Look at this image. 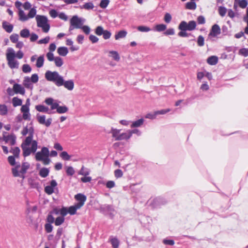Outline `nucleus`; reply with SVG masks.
Wrapping results in <instances>:
<instances>
[{"instance_id":"bb28decb","label":"nucleus","mask_w":248,"mask_h":248,"mask_svg":"<svg viewBox=\"0 0 248 248\" xmlns=\"http://www.w3.org/2000/svg\"><path fill=\"white\" fill-rule=\"evenodd\" d=\"M186 8L189 10H195L196 9V3L194 1L187 2L186 3Z\"/></svg>"},{"instance_id":"37998d69","label":"nucleus","mask_w":248,"mask_h":248,"mask_svg":"<svg viewBox=\"0 0 248 248\" xmlns=\"http://www.w3.org/2000/svg\"><path fill=\"white\" fill-rule=\"evenodd\" d=\"M238 54L240 55L243 56L245 57L248 56V48H242L239 49Z\"/></svg>"},{"instance_id":"c756f323","label":"nucleus","mask_w":248,"mask_h":248,"mask_svg":"<svg viewBox=\"0 0 248 248\" xmlns=\"http://www.w3.org/2000/svg\"><path fill=\"white\" fill-rule=\"evenodd\" d=\"M35 109L39 112H47L48 108L42 105H39L35 106Z\"/></svg>"},{"instance_id":"2f4dec72","label":"nucleus","mask_w":248,"mask_h":248,"mask_svg":"<svg viewBox=\"0 0 248 248\" xmlns=\"http://www.w3.org/2000/svg\"><path fill=\"white\" fill-rule=\"evenodd\" d=\"M10 152L13 154L14 156L16 157V158L19 157L20 150L18 147H16L12 148Z\"/></svg>"},{"instance_id":"7ed1b4c3","label":"nucleus","mask_w":248,"mask_h":248,"mask_svg":"<svg viewBox=\"0 0 248 248\" xmlns=\"http://www.w3.org/2000/svg\"><path fill=\"white\" fill-rule=\"evenodd\" d=\"M197 26L196 22L194 20H190L188 23L185 21H182L178 25V29L180 31L178 35L180 37H192L193 38L190 41L195 40V36L191 33H187L186 31H192L194 30Z\"/></svg>"},{"instance_id":"774afa93","label":"nucleus","mask_w":248,"mask_h":248,"mask_svg":"<svg viewBox=\"0 0 248 248\" xmlns=\"http://www.w3.org/2000/svg\"><path fill=\"white\" fill-rule=\"evenodd\" d=\"M31 82L35 83L38 82L39 78L37 74H32L30 78Z\"/></svg>"},{"instance_id":"e433bc0d","label":"nucleus","mask_w":248,"mask_h":248,"mask_svg":"<svg viewBox=\"0 0 248 248\" xmlns=\"http://www.w3.org/2000/svg\"><path fill=\"white\" fill-rule=\"evenodd\" d=\"M60 157L64 160H69L71 158V156L68 155L67 152L63 151L62 152L60 155Z\"/></svg>"},{"instance_id":"5701e85b","label":"nucleus","mask_w":248,"mask_h":248,"mask_svg":"<svg viewBox=\"0 0 248 248\" xmlns=\"http://www.w3.org/2000/svg\"><path fill=\"white\" fill-rule=\"evenodd\" d=\"M19 19L22 21H25L29 19L28 15H26L24 11L20 9L18 12Z\"/></svg>"},{"instance_id":"473e14b6","label":"nucleus","mask_w":248,"mask_h":248,"mask_svg":"<svg viewBox=\"0 0 248 248\" xmlns=\"http://www.w3.org/2000/svg\"><path fill=\"white\" fill-rule=\"evenodd\" d=\"M30 167V164L28 162H23L21 165V169L20 170V173H26L27 170Z\"/></svg>"},{"instance_id":"c85d7f7f","label":"nucleus","mask_w":248,"mask_h":248,"mask_svg":"<svg viewBox=\"0 0 248 248\" xmlns=\"http://www.w3.org/2000/svg\"><path fill=\"white\" fill-rule=\"evenodd\" d=\"M12 104L14 107H16L22 105V100L17 97H14L12 99Z\"/></svg>"},{"instance_id":"dca6fc26","label":"nucleus","mask_w":248,"mask_h":248,"mask_svg":"<svg viewBox=\"0 0 248 248\" xmlns=\"http://www.w3.org/2000/svg\"><path fill=\"white\" fill-rule=\"evenodd\" d=\"M75 198L76 201L78 202L83 204H84L86 200V197L84 195L81 193H78L75 196Z\"/></svg>"},{"instance_id":"4be33fe9","label":"nucleus","mask_w":248,"mask_h":248,"mask_svg":"<svg viewBox=\"0 0 248 248\" xmlns=\"http://www.w3.org/2000/svg\"><path fill=\"white\" fill-rule=\"evenodd\" d=\"M127 31L125 30H121L119 31L115 35L116 40H119L125 37L127 34Z\"/></svg>"},{"instance_id":"a878e982","label":"nucleus","mask_w":248,"mask_h":248,"mask_svg":"<svg viewBox=\"0 0 248 248\" xmlns=\"http://www.w3.org/2000/svg\"><path fill=\"white\" fill-rule=\"evenodd\" d=\"M49 170L47 168H43L39 171V175L42 178H46L48 175Z\"/></svg>"},{"instance_id":"13d9d810","label":"nucleus","mask_w":248,"mask_h":248,"mask_svg":"<svg viewBox=\"0 0 248 248\" xmlns=\"http://www.w3.org/2000/svg\"><path fill=\"white\" fill-rule=\"evenodd\" d=\"M175 33V31L174 29L173 28H170L168 29L165 31L163 34L165 35L168 36V35H173Z\"/></svg>"},{"instance_id":"58836bf2","label":"nucleus","mask_w":248,"mask_h":248,"mask_svg":"<svg viewBox=\"0 0 248 248\" xmlns=\"http://www.w3.org/2000/svg\"><path fill=\"white\" fill-rule=\"evenodd\" d=\"M68 110V108L65 106H59L57 108V112L59 114H62L66 112Z\"/></svg>"},{"instance_id":"4d7b16f0","label":"nucleus","mask_w":248,"mask_h":248,"mask_svg":"<svg viewBox=\"0 0 248 248\" xmlns=\"http://www.w3.org/2000/svg\"><path fill=\"white\" fill-rule=\"evenodd\" d=\"M157 116V114H156V112L155 111L153 113H149L147 114L145 116V118L151 120H153L156 118Z\"/></svg>"},{"instance_id":"cd10ccee","label":"nucleus","mask_w":248,"mask_h":248,"mask_svg":"<svg viewBox=\"0 0 248 248\" xmlns=\"http://www.w3.org/2000/svg\"><path fill=\"white\" fill-rule=\"evenodd\" d=\"M109 57H112L114 60L117 62L119 61L120 59L119 53L116 51H109Z\"/></svg>"},{"instance_id":"b1692460","label":"nucleus","mask_w":248,"mask_h":248,"mask_svg":"<svg viewBox=\"0 0 248 248\" xmlns=\"http://www.w3.org/2000/svg\"><path fill=\"white\" fill-rule=\"evenodd\" d=\"M8 109L7 106L5 104L0 105V115L5 116L8 114Z\"/></svg>"},{"instance_id":"f03ea898","label":"nucleus","mask_w":248,"mask_h":248,"mask_svg":"<svg viewBox=\"0 0 248 248\" xmlns=\"http://www.w3.org/2000/svg\"><path fill=\"white\" fill-rule=\"evenodd\" d=\"M29 135L21 144V147L23 151V155L24 157L29 156L31 153H36L38 147V143L36 140H33L34 129L32 127L28 128Z\"/></svg>"},{"instance_id":"69168bd1","label":"nucleus","mask_w":248,"mask_h":248,"mask_svg":"<svg viewBox=\"0 0 248 248\" xmlns=\"http://www.w3.org/2000/svg\"><path fill=\"white\" fill-rule=\"evenodd\" d=\"M49 40L50 37L49 36H46L43 39L39 40L38 43L39 44H46L49 42Z\"/></svg>"},{"instance_id":"a211bd4d","label":"nucleus","mask_w":248,"mask_h":248,"mask_svg":"<svg viewBox=\"0 0 248 248\" xmlns=\"http://www.w3.org/2000/svg\"><path fill=\"white\" fill-rule=\"evenodd\" d=\"M167 29V25L164 24H156L154 27L153 30L155 31L161 32L164 31Z\"/></svg>"},{"instance_id":"412c9836","label":"nucleus","mask_w":248,"mask_h":248,"mask_svg":"<svg viewBox=\"0 0 248 248\" xmlns=\"http://www.w3.org/2000/svg\"><path fill=\"white\" fill-rule=\"evenodd\" d=\"M2 28L8 33L11 32L13 30V26L12 24L8 23L6 21H3L2 22Z\"/></svg>"},{"instance_id":"8fccbe9b","label":"nucleus","mask_w":248,"mask_h":248,"mask_svg":"<svg viewBox=\"0 0 248 248\" xmlns=\"http://www.w3.org/2000/svg\"><path fill=\"white\" fill-rule=\"evenodd\" d=\"M227 12V9L224 6H220L218 8V13L219 15L223 17L225 16Z\"/></svg>"},{"instance_id":"4c0bfd02","label":"nucleus","mask_w":248,"mask_h":248,"mask_svg":"<svg viewBox=\"0 0 248 248\" xmlns=\"http://www.w3.org/2000/svg\"><path fill=\"white\" fill-rule=\"evenodd\" d=\"M22 70L24 73H29L31 71V68L28 64H24L22 66Z\"/></svg>"},{"instance_id":"20e7f679","label":"nucleus","mask_w":248,"mask_h":248,"mask_svg":"<svg viewBox=\"0 0 248 248\" xmlns=\"http://www.w3.org/2000/svg\"><path fill=\"white\" fill-rule=\"evenodd\" d=\"M49 151L46 147H43L40 151L35 153V158L37 161H42L44 165H47L50 162Z\"/></svg>"},{"instance_id":"6e6d98bb","label":"nucleus","mask_w":248,"mask_h":248,"mask_svg":"<svg viewBox=\"0 0 248 248\" xmlns=\"http://www.w3.org/2000/svg\"><path fill=\"white\" fill-rule=\"evenodd\" d=\"M46 57L49 62L54 61L55 57L54 56V54L52 52H48L46 54Z\"/></svg>"},{"instance_id":"39448f33","label":"nucleus","mask_w":248,"mask_h":248,"mask_svg":"<svg viewBox=\"0 0 248 248\" xmlns=\"http://www.w3.org/2000/svg\"><path fill=\"white\" fill-rule=\"evenodd\" d=\"M6 56L8 66L11 69L18 68L19 62L15 59L16 57V53L13 48H8Z\"/></svg>"},{"instance_id":"49530a36","label":"nucleus","mask_w":248,"mask_h":248,"mask_svg":"<svg viewBox=\"0 0 248 248\" xmlns=\"http://www.w3.org/2000/svg\"><path fill=\"white\" fill-rule=\"evenodd\" d=\"M81 8L85 9L86 10L93 9L94 7L93 4L92 2H87L85 3L82 6H80Z\"/></svg>"},{"instance_id":"9d476101","label":"nucleus","mask_w":248,"mask_h":248,"mask_svg":"<svg viewBox=\"0 0 248 248\" xmlns=\"http://www.w3.org/2000/svg\"><path fill=\"white\" fill-rule=\"evenodd\" d=\"M221 30L219 26L217 24H214L212 26L210 31L208 34V37H217L218 35L220 34Z\"/></svg>"},{"instance_id":"de8ad7c7","label":"nucleus","mask_w":248,"mask_h":248,"mask_svg":"<svg viewBox=\"0 0 248 248\" xmlns=\"http://www.w3.org/2000/svg\"><path fill=\"white\" fill-rule=\"evenodd\" d=\"M66 172L67 175L72 176L74 174L75 171L72 167L68 166L66 167Z\"/></svg>"},{"instance_id":"09e8293b","label":"nucleus","mask_w":248,"mask_h":248,"mask_svg":"<svg viewBox=\"0 0 248 248\" xmlns=\"http://www.w3.org/2000/svg\"><path fill=\"white\" fill-rule=\"evenodd\" d=\"M222 32L223 35L231 36V31H229L228 27L226 26H223L222 27Z\"/></svg>"},{"instance_id":"680f3d73","label":"nucleus","mask_w":248,"mask_h":248,"mask_svg":"<svg viewBox=\"0 0 248 248\" xmlns=\"http://www.w3.org/2000/svg\"><path fill=\"white\" fill-rule=\"evenodd\" d=\"M15 158H16V157L14 156H12V155L8 156V161L9 163L11 166H13L15 165V164H16Z\"/></svg>"},{"instance_id":"7c9ffc66","label":"nucleus","mask_w":248,"mask_h":248,"mask_svg":"<svg viewBox=\"0 0 248 248\" xmlns=\"http://www.w3.org/2000/svg\"><path fill=\"white\" fill-rule=\"evenodd\" d=\"M23 84L24 86L27 88L29 89L32 88L30 78L29 77H26L24 78Z\"/></svg>"},{"instance_id":"f257e3e1","label":"nucleus","mask_w":248,"mask_h":248,"mask_svg":"<svg viewBox=\"0 0 248 248\" xmlns=\"http://www.w3.org/2000/svg\"><path fill=\"white\" fill-rule=\"evenodd\" d=\"M45 78L47 81L54 83L57 87L63 86L69 91L73 90L74 88L73 80H64L63 77L57 71L47 70L45 74Z\"/></svg>"},{"instance_id":"052dcab7","label":"nucleus","mask_w":248,"mask_h":248,"mask_svg":"<svg viewBox=\"0 0 248 248\" xmlns=\"http://www.w3.org/2000/svg\"><path fill=\"white\" fill-rule=\"evenodd\" d=\"M104 31H105L104 30L102 27L98 26L95 29V32L97 35H101L104 33Z\"/></svg>"},{"instance_id":"e2e57ef3","label":"nucleus","mask_w":248,"mask_h":248,"mask_svg":"<svg viewBox=\"0 0 248 248\" xmlns=\"http://www.w3.org/2000/svg\"><path fill=\"white\" fill-rule=\"evenodd\" d=\"M163 243L166 245L173 246L174 245V241L172 239H164Z\"/></svg>"},{"instance_id":"1a4fd4ad","label":"nucleus","mask_w":248,"mask_h":248,"mask_svg":"<svg viewBox=\"0 0 248 248\" xmlns=\"http://www.w3.org/2000/svg\"><path fill=\"white\" fill-rule=\"evenodd\" d=\"M57 183L55 180H52L50 182L49 185L45 187L44 191L48 195H51L54 192V188L57 186Z\"/></svg>"},{"instance_id":"ddd939ff","label":"nucleus","mask_w":248,"mask_h":248,"mask_svg":"<svg viewBox=\"0 0 248 248\" xmlns=\"http://www.w3.org/2000/svg\"><path fill=\"white\" fill-rule=\"evenodd\" d=\"M130 134H131L129 133V130H127L125 132L121 133L118 138V140H127L131 138Z\"/></svg>"},{"instance_id":"4468645a","label":"nucleus","mask_w":248,"mask_h":248,"mask_svg":"<svg viewBox=\"0 0 248 248\" xmlns=\"http://www.w3.org/2000/svg\"><path fill=\"white\" fill-rule=\"evenodd\" d=\"M109 242L110 243L112 248H118L120 245V241L116 237H112L109 239Z\"/></svg>"},{"instance_id":"864d4df0","label":"nucleus","mask_w":248,"mask_h":248,"mask_svg":"<svg viewBox=\"0 0 248 248\" xmlns=\"http://www.w3.org/2000/svg\"><path fill=\"white\" fill-rule=\"evenodd\" d=\"M53 226L50 223H46L45 225V229L47 233L51 232L53 230Z\"/></svg>"},{"instance_id":"c03bdc74","label":"nucleus","mask_w":248,"mask_h":248,"mask_svg":"<svg viewBox=\"0 0 248 248\" xmlns=\"http://www.w3.org/2000/svg\"><path fill=\"white\" fill-rule=\"evenodd\" d=\"M20 167V165H17L15 168H12V171L14 177H18L20 175V171H18V169Z\"/></svg>"},{"instance_id":"aec40b11","label":"nucleus","mask_w":248,"mask_h":248,"mask_svg":"<svg viewBox=\"0 0 248 248\" xmlns=\"http://www.w3.org/2000/svg\"><path fill=\"white\" fill-rule=\"evenodd\" d=\"M44 56L43 55H40L36 60V66L37 68H41L43 66L44 63Z\"/></svg>"},{"instance_id":"2eb2a0df","label":"nucleus","mask_w":248,"mask_h":248,"mask_svg":"<svg viewBox=\"0 0 248 248\" xmlns=\"http://www.w3.org/2000/svg\"><path fill=\"white\" fill-rule=\"evenodd\" d=\"M218 59L216 56H211L209 57L207 59V62L211 65H216L218 62Z\"/></svg>"},{"instance_id":"6ab92c4d","label":"nucleus","mask_w":248,"mask_h":248,"mask_svg":"<svg viewBox=\"0 0 248 248\" xmlns=\"http://www.w3.org/2000/svg\"><path fill=\"white\" fill-rule=\"evenodd\" d=\"M57 52L61 56H65L68 53V48L65 46H61L58 48Z\"/></svg>"},{"instance_id":"f3484780","label":"nucleus","mask_w":248,"mask_h":248,"mask_svg":"<svg viewBox=\"0 0 248 248\" xmlns=\"http://www.w3.org/2000/svg\"><path fill=\"white\" fill-rule=\"evenodd\" d=\"M144 119L140 118L136 121L131 122V128H137L141 126L144 123Z\"/></svg>"},{"instance_id":"9b49d317","label":"nucleus","mask_w":248,"mask_h":248,"mask_svg":"<svg viewBox=\"0 0 248 248\" xmlns=\"http://www.w3.org/2000/svg\"><path fill=\"white\" fill-rule=\"evenodd\" d=\"M4 141L7 143H9L10 145H14L16 144V137L14 134L3 136Z\"/></svg>"},{"instance_id":"338daca9","label":"nucleus","mask_w":248,"mask_h":248,"mask_svg":"<svg viewBox=\"0 0 248 248\" xmlns=\"http://www.w3.org/2000/svg\"><path fill=\"white\" fill-rule=\"evenodd\" d=\"M171 18V16L170 14L167 13L165 14L164 19L167 23H169L170 22Z\"/></svg>"},{"instance_id":"5fc2aeb1","label":"nucleus","mask_w":248,"mask_h":248,"mask_svg":"<svg viewBox=\"0 0 248 248\" xmlns=\"http://www.w3.org/2000/svg\"><path fill=\"white\" fill-rule=\"evenodd\" d=\"M37 119L38 122L40 124H44V123H46V116L45 115H37Z\"/></svg>"},{"instance_id":"a18cd8bd","label":"nucleus","mask_w":248,"mask_h":248,"mask_svg":"<svg viewBox=\"0 0 248 248\" xmlns=\"http://www.w3.org/2000/svg\"><path fill=\"white\" fill-rule=\"evenodd\" d=\"M129 133L131 134L130 136L132 137L133 134H136L138 136H140L142 134L141 131L137 128L129 130Z\"/></svg>"},{"instance_id":"72a5a7b5","label":"nucleus","mask_w":248,"mask_h":248,"mask_svg":"<svg viewBox=\"0 0 248 248\" xmlns=\"http://www.w3.org/2000/svg\"><path fill=\"white\" fill-rule=\"evenodd\" d=\"M54 61L55 65L58 67H61L63 64L62 59L60 57H56Z\"/></svg>"},{"instance_id":"c9c22d12","label":"nucleus","mask_w":248,"mask_h":248,"mask_svg":"<svg viewBox=\"0 0 248 248\" xmlns=\"http://www.w3.org/2000/svg\"><path fill=\"white\" fill-rule=\"evenodd\" d=\"M20 36L23 38H28L30 35V31L27 29L22 30L20 32Z\"/></svg>"},{"instance_id":"f704fd0d","label":"nucleus","mask_w":248,"mask_h":248,"mask_svg":"<svg viewBox=\"0 0 248 248\" xmlns=\"http://www.w3.org/2000/svg\"><path fill=\"white\" fill-rule=\"evenodd\" d=\"M90 174V170L86 168H85L84 166H82L79 171L78 172V174L83 175V176H87Z\"/></svg>"},{"instance_id":"0e129e2a","label":"nucleus","mask_w":248,"mask_h":248,"mask_svg":"<svg viewBox=\"0 0 248 248\" xmlns=\"http://www.w3.org/2000/svg\"><path fill=\"white\" fill-rule=\"evenodd\" d=\"M80 29H82L83 31L86 34H89L91 31L90 27L86 25H82V27Z\"/></svg>"},{"instance_id":"a19ab883","label":"nucleus","mask_w":248,"mask_h":248,"mask_svg":"<svg viewBox=\"0 0 248 248\" xmlns=\"http://www.w3.org/2000/svg\"><path fill=\"white\" fill-rule=\"evenodd\" d=\"M197 45L199 46H202L204 45V37L200 35L197 38Z\"/></svg>"},{"instance_id":"0eeeda50","label":"nucleus","mask_w":248,"mask_h":248,"mask_svg":"<svg viewBox=\"0 0 248 248\" xmlns=\"http://www.w3.org/2000/svg\"><path fill=\"white\" fill-rule=\"evenodd\" d=\"M166 203L167 201L165 199L161 197H158L152 200L150 204L153 208H157L160 207L161 205L165 204Z\"/></svg>"},{"instance_id":"79ce46f5","label":"nucleus","mask_w":248,"mask_h":248,"mask_svg":"<svg viewBox=\"0 0 248 248\" xmlns=\"http://www.w3.org/2000/svg\"><path fill=\"white\" fill-rule=\"evenodd\" d=\"M137 30L140 31L144 32H147L151 31L149 27L145 26H139L137 27Z\"/></svg>"},{"instance_id":"ea45409f","label":"nucleus","mask_w":248,"mask_h":248,"mask_svg":"<svg viewBox=\"0 0 248 248\" xmlns=\"http://www.w3.org/2000/svg\"><path fill=\"white\" fill-rule=\"evenodd\" d=\"M64 221V217H58L55 220L54 223L56 226H60Z\"/></svg>"},{"instance_id":"3c124183","label":"nucleus","mask_w":248,"mask_h":248,"mask_svg":"<svg viewBox=\"0 0 248 248\" xmlns=\"http://www.w3.org/2000/svg\"><path fill=\"white\" fill-rule=\"evenodd\" d=\"M36 14V10L34 8H31L28 14L29 18L34 17Z\"/></svg>"},{"instance_id":"bf43d9fd","label":"nucleus","mask_w":248,"mask_h":248,"mask_svg":"<svg viewBox=\"0 0 248 248\" xmlns=\"http://www.w3.org/2000/svg\"><path fill=\"white\" fill-rule=\"evenodd\" d=\"M248 0H240L238 2L239 6L242 8H245L248 5Z\"/></svg>"},{"instance_id":"f8f14e48","label":"nucleus","mask_w":248,"mask_h":248,"mask_svg":"<svg viewBox=\"0 0 248 248\" xmlns=\"http://www.w3.org/2000/svg\"><path fill=\"white\" fill-rule=\"evenodd\" d=\"M13 90L16 93L24 94L25 90L24 88L20 84L15 83L13 86Z\"/></svg>"},{"instance_id":"423d86ee","label":"nucleus","mask_w":248,"mask_h":248,"mask_svg":"<svg viewBox=\"0 0 248 248\" xmlns=\"http://www.w3.org/2000/svg\"><path fill=\"white\" fill-rule=\"evenodd\" d=\"M35 19L37 27L42 28L44 32H48L50 29V25L48 22V19L46 16L37 15Z\"/></svg>"},{"instance_id":"6e6552de","label":"nucleus","mask_w":248,"mask_h":248,"mask_svg":"<svg viewBox=\"0 0 248 248\" xmlns=\"http://www.w3.org/2000/svg\"><path fill=\"white\" fill-rule=\"evenodd\" d=\"M84 19L79 18L77 15H75L70 20V23L72 24L76 29H80L82 27L84 22Z\"/></svg>"},{"instance_id":"393cba45","label":"nucleus","mask_w":248,"mask_h":248,"mask_svg":"<svg viewBox=\"0 0 248 248\" xmlns=\"http://www.w3.org/2000/svg\"><path fill=\"white\" fill-rule=\"evenodd\" d=\"M121 129H117L111 128V131L109 132V133L112 134V137L115 138V140H118V138L121 134Z\"/></svg>"},{"instance_id":"603ef678","label":"nucleus","mask_w":248,"mask_h":248,"mask_svg":"<svg viewBox=\"0 0 248 248\" xmlns=\"http://www.w3.org/2000/svg\"><path fill=\"white\" fill-rule=\"evenodd\" d=\"M18 38H19L18 35L16 33L12 34L10 37L11 41L12 42H13V43H16L17 42Z\"/></svg>"}]
</instances>
